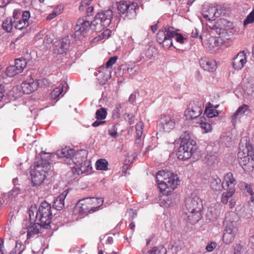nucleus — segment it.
Instances as JSON below:
<instances>
[{"label":"nucleus","mask_w":254,"mask_h":254,"mask_svg":"<svg viewBox=\"0 0 254 254\" xmlns=\"http://www.w3.org/2000/svg\"><path fill=\"white\" fill-rule=\"evenodd\" d=\"M175 36L178 42L184 43L185 39L181 34L175 31L174 28L172 27H165L163 30L159 31L157 35V40L164 48L168 49L173 46L172 38Z\"/></svg>","instance_id":"8"},{"label":"nucleus","mask_w":254,"mask_h":254,"mask_svg":"<svg viewBox=\"0 0 254 254\" xmlns=\"http://www.w3.org/2000/svg\"><path fill=\"white\" fill-rule=\"evenodd\" d=\"M136 157V155L135 153L132 155H128L125 160V164L126 165H130L133 163Z\"/></svg>","instance_id":"50"},{"label":"nucleus","mask_w":254,"mask_h":254,"mask_svg":"<svg viewBox=\"0 0 254 254\" xmlns=\"http://www.w3.org/2000/svg\"><path fill=\"white\" fill-rule=\"evenodd\" d=\"M92 30L96 32H100L104 30L106 27L103 26L101 21L94 17V19L91 22Z\"/></svg>","instance_id":"32"},{"label":"nucleus","mask_w":254,"mask_h":254,"mask_svg":"<svg viewBox=\"0 0 254 254\" xmlns=\"http://www.w3.org/2000/svg\"><path fill=\"white\" fill-rule=\"evenodd\" d=\"M122 105L120 103H119L116 105V109L113 112V117L114 119H117L120 117V111Z\"/></svg>","instance_id":"51"},{"label":"nucleus","mask_w":254,"mask_h":254,"mask_svg":"<svg viewBox=\"0 0 254 254\" xmlns=\"http://www.w3.org/2000/svg\"><path fill=\"white\" fill-rule=\"evenodd\" d=\"M217 12V8L213 5H204L202 6L201 14L203 17L207 21L206 24L208 28L212 30V32L218 35L223 34L227 29L226 24L228 21L225 19H219L215 20Z\"/></svg>","instance_id":"1"},{"label":"nucleus","mask_w":254,"mask_h":254,"mask_svg":"<svg viewBox=\"0 0 254 254\" xmlns=\"http://www.w3.org/2000/svg\"><path fill=\"white\" fill-rule=\"evenodd\" d=\"M164 200L165 202L164 205L165 207H169L173 205V202L170 198H166Z\"/></svg>","instance_id":"59"},{"label":"nucleus","mask_w":254,"mask_h":254,"mask_svg":"<svg viewBox=\"0 0 254 254\" xmlns=\"http://www.w3.org/2000/svg\"><path fill=\"white\" fill-rule=\"evenodd\" d=\"M95 17L101 21L103 26L106 28L111 23L113 17V12L111 10H107L98 12Z\"/></svg>","instance_id":"19"},{"label":"nucleus","mask_w":254,"mask_h":254,"mask_svg":"<svg viewBox=\"0 0 254 254\" xmlns=\"http://www.w3.org/2000/svg\"><path fill=\"white\" fill-rule=\"evenodd\" d=\"M108 70L104 67H100L99 70L98 71V73H96V76L97 78L101 84H104L108 79L109 75L108 74Z\"/></svg>","instance_id":"29"},{"label":"nucleus","mask_w":254,"mask_h":254,"mask_svg":"<svg viewBox=\"0 0 254 254\" xmlns=\"http://www.w3.org/2000/svg\"><path fill=\"white\" fill-rule=\"evenodd\" d=\"M135 99H136L135 94L132 93L130 95L129 99H128V101L130 103L132 104L135 100Z\"/></svg>","instance_id":"64"},{"label":"nucleus","mask_w":254,"mask_h":254,"mask_svg":"<svg viewBox=\"0 0 254 254\" xmlns=\"http://www.w3.org/2000/svg\"><path fill=\"white\" fill-rule=\"evenodd\" d=\"M144 125L143 122H139L136 125V135L135 143H139L141 140V137L143 135Z\"/></svg>","instance_id":"33"},{"label":"nucleus","mask_w":254,"mask_h":254,"mask_svg":"<svg viewBox=\"0 0 254 254\" xmlns=\"http://www.w3.org/2000/svg\"><path fill=\"white\" fill-rule=\"evenodd\" d=\"M241 187L245 188V192L246 193L247 195L252 194L254 193L251 186L250 185L245 183H243L242 184Z\"/></svg>","instance_id":"53"},{"label":"nucleus","mask_w":254,"mask_h":254,"mask_svg":"<svg viewBox=\"0 0 254 254\" xmlns=\"http://www.w3.org/2000/svg\"><path fill=\"white\" fill-rule=\"evenodd\" d=\"M238 216L235 212L231 211L226 213L225 227L223 236V241L226 244L232 243L238 234Z\"/></svg>","instance_id":"7"},{"label":"nucleus","mask_w":254,"mask_h":254,"mask_svg":"<svg viewBox=\"0 0 254 254\" xmlns=\"http://www.w3.org/2000/svg\"><path fill=\"white\" fill-rule=\"evenodd\" d=\"M239 164L243 169L248 172L254 169V151L246 136L241 138L238 153Z\"/></svg>","instance_id":"2"},{"label":"nucleus","mask_w":254,"mask_h":254,"mask_svg":"<svg viewBox=\"0 0 254 254\" xmlns=\"http://www.w3.org/2000/svg\"><path fill=\"white\" fill-rule=\"evenodd\" d=\"M166 249L163 246L154 247L148 254H166Z\"/></svg>","instance_id":"45"},{"label":"nucleus","mask_w":254,"mask_h":254,"mask_svg":"<svg viewBox=\"0 0 254 254\" xmlns=\"http://www.w3.org/2000/svg\"><path fill=\"white\" fill-rule=\"evenodd\" d=\"M219 38L211 37L207 41V45L210 50H213L219 46Z\"/></svg>","instance_id":"37"},{"label":"nucleus","mask_w":254,"mask_h":254,"mask_svg":"<svg viewBox=\"0 0 254 254\" xmlns=\"http://www.w3.org/2000/svg\"><path fill=\"white\" fill-rule=\"evenodd\" d=\"M75 151L73 149L70 148L69 147H65L61 149H59L57 151V155L59 158H65L68 160V163L70 164L72 162V159L75 158Z\"/></svg>","instance_id":"20"},{"label":"nucleus","mask_w":254,"mask_h":254,"mask_svg":"<svg viewBox=\"0 0 254 254\" xmlns=\"http://www.w3.org/2000/svg\"><path fill=\"white\" fill-rule=\"evenodd\" d=\"M108 134L112 137L116 138L118 136L117 128L115 126H112L108 129Z\"/></svg>","instance_id":"52"},{"label":"nucleus","mask_w":254,"mask_h":254,"mask_svg":"<svg viewBox=\"0 0 254 254\" xmlns=\"http://www.w3.org/2000/svg\"><path fill=\"white\" fill-rule=\"evenodd\" d=\"M237 184L236 179L231 173H228L224 176L222 187L224 190L235 191V186Z\"/></svg>","instance_id":"21"},{"label":"nucleus","mask_w":254,"mask_h":254,"mask_svg":"<svg viewBox=\"0 0 254 254\" xmlns=\"http://www.w3.org/2000/svg\"><path fill=\"white\" fill-rule=\"evenodd\" d=\"M117 57L114 56L109 59L106 64V68L108 69V68L112 66L117 61Z\"/></svg>","instance_id":"54"},{"label":"nucleus","mask_w":254,"mask_h":254,"mask_svg":"<svg viewBox=\"0 0 254 254\" xmlns=\"http://www.w3.org/2000/svg\"><path fill=\"white\" fill-rule=\"evenodd\" d=\"M204 104L202 101H193L188 106L185 116L188 120L196 119L203 113Z\"/></svg>","instance_id":"11"},{"label":"nucleus","mask_w":254,"mask_h":254,"mask_svg":"<svg viewBox=\"0 0 254 254\" xmlns=\"http://www.w3.org/2000/svg\"><path fill=\"white\" fill-rule=\"evenodd\" d=\"M246 92L250 100H254V83L250 84L247 87Z\"/></svg>","instance_id":"47"},{"label":"nucleus","mask_w":254,"mask_h":254,"mask_svg":"<svg viewBox=\"0 0 254 254\" xmlns=\"http://www.w3.org/2000/svg\"><path fill=\"white\" fill-rule=\"evenodd\" d=\"M23 225V228L27 229V236L28 239L40 233V229L42 227L40 223H34L31 225L30 222L27 220L24 221Z\"/></svg>","instance_id":"17"},{"label":"nucleus","mask_w":254,"mask_h":254,"mask_svg":"<svg viewBox=\"0 0 254 254\" xmlns=\"http://www.w3.org/2000/svg\"><path fill=\"white\" fill-rule=\"evenodd\" d=\"M25 249V246L21 242L17 241L16 242L15 248L10 253V254H21Z\"/></svg>","instance_id":"44"},{"label":"nucleus","mask_w":254,"mask_h":254,"mask_svg":"<svg viewBox=\"0 0 254 254\" xmlns=\"http://www.w3.org/2000/svg\"><path fill=\"white\" fill-rule=\"evenodd\" d=\"M204 162L209 166H213L218 163L217 155L215 153L207 154L204 159Z\"/></svg>","instance_id":"30"},{"label":"nucleus","mask_w":254,"mask_h":254,"mask_svg":"<svg viewBox=\"0 0 254 254\" xmlns=\"http://www.w3.org/2000/svg\"><path fill=\"white\" fill-rule=\"evenodd\" d=\"M107 116L106 110L104 108H101L98 110L96 112V118L97 120H104Z\"/></svg>","instance_id":"46"},{"label":"nucleus","mask_w":254,"mask_h":254,"mask_svg":"<svg viewBox=\"0 0 254 254\" xmlns=\"http://www.w3.org/2000/svg\"><path fill=\"white\" fill-rule=\"evenodd\" d=\"M108 165V162L105 159H99L96 163V169L98 170H107Z\"/></svg>","instance_id":"41"},{"label":"nucleus","mask_w":254,"mask_h":254,"mask_svg":"<svg viewBox=\"0 0 254 254\" xmlns=\"http://www.w3.org/2000/svg\"><path fill=\"white\" fill-rule=\"evenodd\" d=\"M68 193L67 190H64L54 201L53 207L57 210H61L64 206V199Z\"/></svg>","instance_id":"26"},{"label":"nucleus","mask_w":254,"mask_h":254,"mask_svg":"<svg viewBox=\"0 0 254 254\" xmlns=\"http://www.w3.org/2000/svg\"><path fill=\"white\" fill-rule=\"evenodd\" d=\"M92 1V0H83L80 4V5L79 6V9L80 11H83L84 10L85 8L88 6L90 2Z\"/></svg>","instance_id":"56"},{"label":"nucleus","mask_w":254,"mask_h":254,"mask_svg":"<svg viewBox=\"0 0 254 254\" xmlns=\"http://www.w3.org/2000/svg\"><path fill=\"white\" fill-rule=\"evenodd\" d=\"M199 64L204 70L208 71H213L217 68L215 61L211 59L202 58L199 60Z\"/></svg>","instance_id":"25"},{"label":"nucleus","mask_w":254,"mask_h":254,"mask_svg":"<svg viewBox=\"0 0 254 254\" xmlns=\"http://www.w3.org/2000/svg\"><path fill=\"white\" fill-rule=\"evenodd\" d=\"M85 156L83 155L81 158L80 160H77V159H80L81 157L80 152H76L75 154V158H73L72 160V162H73L76 167L72 168V172L73 173L77 174H81L83 173H87L89 170L91 169L88 162L86 159V153L85 151H83Z\"/></svg>","instance_id":"12"},{"label":"nucleus","mask_w":254,"mask_h":254,"mask_svg":"<svg viewBox=\"0 0 254 254\" xmlns=\"http://www.w3.org/2000/svg\"><path fill=\"white\" fill-rule=\"evenodd\" d=\"M89 199L93 200L95 199L94 203L92 202V204L91 205V207H95V208L92 209V212H94L99 209L100 206L103 204L104 200L102 198H95V197H88Z\"/></svg>","instance_id":"39"},{"label":"nucleus","mask_w":254,"mask_h":254,"mask_svg":"<svg viewBox=\"0 0 254 254\" xmlns=\"http://www.w3.org/2000/svg\"><path fill=\"white\" fill-rule=\"evenodd\" d=\"M218 106V105H216L215 107V108H213L212 105L211 107H206L204 111V114L207 116L208 118H210L218 116L219 113L218 111L216 109Z\"/></svg>","instance_id":"36"},{"label":"nucleus","mask_w":254,"mask_h":254,"mask_svg":"<svg viewBox=\"0 0 254 254\" xmlns=\"http://www.w3.org/2000/svg\"><path fill=\"white\" fill-rule=\"evenodd\" d=\"M47 83V80L46 79H39L35 81L31 76H30L22 83L21 87L24 93L29 94L36 90L38 87H43Z\"/></svg>","instance_id":"13"},{"label":"nucleus","mask_w":254,"mask_h":254,"mask_svg":"<svg viewBox=\"0 0 254 254\" xmlns=\"http://www.w3.org/2000/svg\"><path fill=\"white\" fill-rule=\"evenodd\" d=\"M181 140L177 155L180 160H186L190 159L194 153L196 142L190 132L185 131L180 136Z\"/></svg>","instance_id":"4"},{"label":"nucleus","mask_w":254,"mask_h":254,"mask_svg":"<svg viewBox=\"0 0 254 254\" xmlns=\"http://www.w3.org/2000/svg\"><path fill=\"white\" fill-rule=\"evenodd\" d=\"M4 242L2 239L0 238V254H4Z\"/></svg>","instance_id":"61"},{"label":"nucleus","mask_w":254,"mask_h":254,"mask_svg":"<svg viewBox=\"0 0 254 254\" xmlns=\"http://www.w3.org/2000/svg\"><path fill=\"white\" fill-rule=\"evenodd\" d=\"M13 21L11 18H7L5 19L2 24V28L6 30L7 32H10L13 27H14L13 25Z\"/></svg>","instance_id":"38"},{"label":"nucleus","mask_w":254,"mask_h":254,"mask_svg":"<svg viewBox=\"0 0 254 254\" xmlns=\"http://www.w3.org/2000/svg\"><path fill=\"white\" fill-rule=\"evenodd\" d=\"M24 11H21L19 9H15L13 10V16L12 19L13 21H16L17 19H22V13L23 14V12Z\"/></svg>","instance_id":"48"},{"label":"nucleus","mask_w":254,"mask_h":254,"mask_svg":"<svg viewBox=\"0 0 254 254\" xmlns=\"http://www.w3.org/2000/svg\"><path fill=\"white\" fill-rule=\"evenodd\" d=\"M254 21V9L249 13L244 21V25L252 23Z\"/></svg>","instance_id":"49"},{"label":"nucleus","mask_w":254,"mask_h":254,"mask_svg":"<svg viewBox=\"0 0 254 254\" xmlns=\"http://www.w3.org/2000/svg\"><path fill=\"white\" fill-rule=\"evenodd\" d=\"M248 109V106L244 105L240 107L231 117V122L234 126H235L237 122L245 114Z\"/></svg>","instance_id":"27"},{"label":"nucleus","mask_w":254,"mask_h":254,"mask_svg":"<svg viewBox=\"0 0 254 254\" xmlns=\"http://www.w3.org/2000/svg\"><path fill=\"white\" fill-rule=\"evenodd\" d=\"M63 10V6L62 5H58L55 6L52 12L47 16V20H51L54 18L57 15L61 14Z\"/></svg>","instance_id":"34"},{"label":"nucleus","mask_w":254,"mask_h":254,"mask_svg":"<svg viewBox=\"0 0 254 254\" xmlns=\"http://www.w3.org/2000/svg\"><path fill=\"white\" fill-rule=\"evenodd\" d=\"M217 246V245L216 242H210L208 243L205 249L208 252H211L216 248Z\"/></svg>","instance_id":"55"},{"label":"nucleus","mask_w":254,"mask_h":254,"mask_svg":"<svg viewBox=\"0 0 254 254\" xmlns=\"http://www.w3.org/2000/svg\"><path fill=\"white\" fill-rule=\"evenodd\" d=\"M27 62L26 60L22 57L16 59L15 61V65L18 70L21 73L23 71L24 68L26 66Z\"/></svg>","instance_id":"35"},{"label":"nucleus","mask_w":254,"mask_h":254,"mask_svg":"<svg viewBox=\"0 0 254 254\" xmlns=\"http://www.w3.org/2000/svg\"><path fill=\"white\" fill-rule=\"evenodd\" d=\"M206 118L203 117H200L196 124L200 125L202 132L204 133L211 132L212 129V126L209 123L206 122Z\"/></svg>","instance_id":"28"},{"label":"nucleus","mask_w":254,"mask_h":254,"mask_svg":"<svg viewBox=\"0 0 254 254\" xmlns=\"http://www.w3.org/2000/svg\"><path fill=\"white\" fill-rule=\"evenodd\" d=\"M50 163L47 160H42L37 163L31 172L32 185H41L47 177V174L51 170Z\"/></svg>","instance_id":"9"},{"label":"nucleus","mask_w":254,"mask_h":254,"mask_svg":"<svg viewBox=\"0 0 254 254\" xmlns=\"http://www.w3.org/2000/svg\"><path fill=\"white\" fill-rule=\"evenodd\" d=\"M221 179L218 177L214 178L211 182V187L215 190H218L220 189L222 184H221Z\"/></svg>","instance_id":"42"},{"label":"nucleus","mask_w":254,"mask_h":254,"mask_svg":"<svg viewBox=\"0 0 254 254\" xmlns=\"http://www.w3.org/2000/svg\"><path fill=\"white\" fill-rule=\"evenodd\" d=\"M220 214V206L216 204H211L208 208L206 216L210 221L216 220Z\"/></svg>","instance_id":"24"},{"label":"nucleus","mask_w":254,"mask_h":254,"mask_svg":"<svg viewBox=\"0 0 254 254\" xmlns=\"http://www.w3.org/2000/svg\"><path fill=\"white\" fill-rule=\"evenodd\" d=\"M99 120H97L94 122L92 123V126L94 127H97L99 126L104 124L105 123L106 121H99Z\"/></svg>","instance_id":"62"},{"label":"nucleus","mask_w":254,"mask_h":254,"mask_svg":"<svg viewBox=\"0 0 254 254\" xmlns=\"http://www.w3.org/2000/svg\"><path fill=\"white\" fill-rule=\"evenodd\" d=\"M64 84H60L57 87L55 88L51 93V99L58 101L60 97L63 96V88Z\"/></svg>","instance_id":"31"},{"label":"nucleus","mask_w":254,"mask_h":254,"mask_svg":"<svg viewBox=\"0 0 254 254\" xmlns=\"http://www.w3.org/2000/svg\"><path fill=\"white\" fill-rule=\"evenodd\" d=\"M11 1L12 0H0V7H4Z\"/></svg>","instance_id":"63"},{"label":"nucleus","mask_w":254,"mask_h":254,"mask_svg":"<svg viewBox=\"0 0 254 254\" xmlns=\"http://www.w3.org/2000/svg\"><path fill=\"white\" fill-rule=\"evenodd\" d=\"M247 53L244 51L240 52L233 58L232 65L236 70L241 69L247 62Z\"/></svg>","instance_id":"18"},{"label":"nucleus","mask_w":254,"mask_h":254,"mask_svg":"<svg viewBox=\"0 0 254 254\" xmlns=\"http://www.w3.org/2000/svg\"><path fill=\"white\" fill-rule=\"evenodd\" d=\"M235 191L227 190L226 192H223L222 195L221 201L223 204H226L229 199L235 193Z\"/></svg>","instance_id":"43"},{"label":"nucleus","mask_w":254,"mask_h":254,"mask_svg":"<svg viewBox=\"0 0 254 254\" xmlns=\"http://www.w3.org/2000/svg\"><path fill=\"white\" fill-rule=\"evenodd\" d=\"M95 199H90L86 197L79 200L75 205L74 209V213H78L80 215L86 214L88 212L92 213V209L95 207H91L92 202L94 203Z\"/></svg>","instance_id":"15"},{"label":"nucleus","mask_w":254,"mask_h":254,"mask_svg":"<svg viewBox=\"0 0 254 254\" xmlns=\"http://www.w3.org/2000/svg\"><path fill=\"white\" fill-rule=\"evenodd\" d=\"M159 127L165 132L171 131L175 127V119L169 116H162L159 121Z\"/></svg>","instance_id":"16"},{"label":"nucleus","mask_w":254,"mask_h":254,"mask_svg":"<svg viewBox=\"0 0 254 254\" xmlns=\"http://www.w3.org/2000/svg\"><path fill=\"white\" fill-rule=\"evenodd\" d=\"M185 207V214L190 223L194 224L197 222L202 207L201 199L195 193H192L190 197L187 198Z\"/></svg>","instance_id":"6"},{"label":"nucleus","mask_w":254,"mask_h":254,"mask_svg":"<svg viewBox=\"0 0 254 254\" xmlns=\"http://www.w3.org/2000/svg\"><path fill=\"white\" fill-rule=\"evenodd\" d=\"M92 30L91 23L85 18H79L74 27L75 38L81 40L88 35L90 30Z\"/></svg>","instance_id":"14"},{"label":"nucleus","mask_w":254,"mask_h":254,"mask_svg":"<svg viewBox=\"0 0 254 254\" xmlns=\"http://www.w3.org/2000/svg\"><path fill=\"white\" fill-rule=\"evenodd\" d=\"M158 186L164 195H169L180 184L177 175L171 171H160L156 174Z\"/></svg>","instance_id":"3"},{"label":"nucleus","mask_w":254,"mask_h":254,"mask_svg":"<svg viewBox=\"0 0 254 254\" xmlns=\"http://www.w3.org/2000/svg\"><path fill=\"white\" fill-rule=\"evenodd\" d=\"M5 73L7 76L13 77L21 72L17 70L15 65H14L8 66L5 70Z\"/></svg>","instance_id":"40"},{"label":"nucleus","mask_w":254,"mask_h":254,"mask_svg":"<svg viewBox=\"0 0 254 254\" xmlns=\"http://www.w3.org/2000/svg\"><path fill=\"white\" fill-rule=\"evenodd\" d=\"M35 213L36 218L40 222L42 227L45 229L50 228L52 218L51 204L44 201L41 203L38 210L35 206L32 205L29 211V215L31 219L35 216Z\"/></svg>","instance_id":"5"},{"label":"nucleus","mask_w":254,"mask_h":254,"mask_svg":"<svg viewBox=\"0 0 254 254\" xmlns=\"http://www.w3.org/2000/svg\"><path fill=\"white\" fill-rule=\"evenodd\" d=\"M20 190L19 188L15 187L13 188L9 192L10 196L15 197L20 193Z\"/></svg>","instance_id":"58"},{"label":"nucleus","mask_w":254,"mask_h":254,"mask_svg":"<svg viewBox=\"0 0 254 254\" xmlns=\"http://www.w3.org/2000/svg\"><path fill=\"white\" fill-rule=\"evenodd\" d=\"M127 43H128V45L130 47L133 48L134 47V39L132 38L131 36H129L127 38Z\"/></svg>","instance_id":"60"},{"label":"nucleus","mask_w":254,"mask_h":254,"mask_svg":"<svg viewBox=\"0 0 254 254\" xmlns=\"http://www.w3.org/2000/svg\"><path fill=\"white\" fill-rule=\"evenodd\" d=\"M118 9L121 16L127 19H132L136 15V9L138 8L136 2L120 1L117 2Z\"/></svg>","instance_id":"10"},{"label":"nucleus","mask_w":254,"mask_h":254,"mask_svg":"<svg viewBox=\"0 0 254 254\" xmlns=\"http://www.w3.org/2000/svg\"><path fill=\"white\" fill-rule=\"evenodd\" d=\"M30 17V13L29 11H25L22 15V19L13 21L14 27L18 30H22L26 28L29 25L28 20Z\"/></svg>","instance_id":"22"},{"label":"nucleus","mask_w":254,"mask_h":254,"mask_svg":"<svg viewBox=\"0 0 254 254\" xmlns=\"http://www.w3.org/2000/svg\"><path fill=\"white\" fill-rule=\"evenodd\" d=\"M125 118L126 120H127L130 125H132L134 123V116L132 114H126L125 115Z\"/></svg>","instance_id":"57"},{"label":"nucleus","mask_w":254,"mask_h":254,"mask_svg":"<svg viewBox=\"0 0 254 254\" xmlns=\"http://www.w3.org/2000/svg\"><path fill=\"white\" fill-rule=\"evenodd\" d=\"M69 45V42L67 39H62L55 45L54 48V52L57 54H64L68 49Z\"/></svg>","instance_id":"23"}]
</instances>
